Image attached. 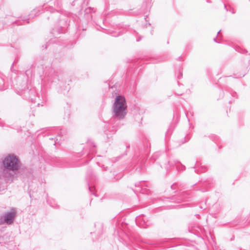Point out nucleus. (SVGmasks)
Here are the masks:
<instances>
[{"instance_id": "0eeeda50", "label": "nucleus", "mask_w": 250, "mask_h": 250, "mask_svg": "<svg viewBox=\"0 0 250 250\" xmlns=\"http://www.w3.org/2000/svg\"><path fill=\"white\" fill-rule=\"evenodd\" d=\"M182 74L180 72L179 73V76H178V78H180L181 77H182Z\"/></svg>"}, {"instance_id": "39448f33", "label": "nucleus", "mask_w": 250, "mask_h": 250, "mask_svg": "<svg viewBox=\"0 0 250 250\" xmlns=\"http://www.w3.org/2000/svg\"><path fill=\"white\" fill-rule=\"evenodd\" d=\"M136 223L137 224H139L140 227L142 228H146V227L147 225L145 221V219L144 217H139L136 219Z\"/></svg>"}, {"instance_id": "7ed1b4c3", "label": "nucleus", "mask_w": 250, "mask_h": 250, "mask_svg": "<svg viewBox=\"0 0 250 250\" xmlns=\"http://www.w3.org/2000/svg\"><path fill=\"white\" fill-rule=\"evenodd\" d=\"M17 211L14 208H12L9 211L0 215V225L6 224L8 225L13 223L17 216Z\"/></svg>"}, {"instance_id": "423d86ee", "label": "nucleus", "mask_w": 250, "mask_h": 250, "mask_svg": "<svg viewBox=\"0 0 250 250\" xmlns=\"http://www.w3.org/2000/svg\"><path fill=\"white\" fill-rule=\"evenodd\" d=\"M236 50H237V51L239 52L240 53H243V54H244V53H247V51L245 49H243V50L241 49V50H239V49H237Z\"/></svg>"}, {"instance_id": "6e6552de", "label": "nucleus", "mask_w": 250, "mask_h": 250, "mask_svg": "<svg viewBox=\"0 0 250 250\" xmlns=\"http://www.w3.org/2000/svg\"><path fill=\"white\" fill-rule=\"evenodd\" d=\"M213 40H214V42H217V41H216V38H214Z\"/></svg>"}, {"instance_id": "f257e3e1", "label": "nucleus", "mask_w": 250, "mask_h": 250, "mask_svg": "<svg viewBox=\"0 0 250 250\" xmlns=\"http://www.w3.org/2000/svg\"><path fill=\"white\" fill-rule=\"evenodd\" d=\"M113 117L118 120L124 118L127 113V105L125 98L121 96L116 97L113 105Z\"/></svg>"}, {"instance_id": "f03ea898", "label": "nucleus", "mask_w": 250, "mask_h": 250, "mask_svg": "<svg viewBox=\"0 0 250 250\" xmlns=\"http://www.w3.org/2000/svg\"><path fill=\"white\" fill-rule=\"evenodd\" d=\"M2 166L13 170H17L20 166V162L18 158L13 155H9L2 161Z\"/></svg>"}, {"instance_id": "20e7f679", "label": "nucleus", "mask_w": 250, "mask_h": 250, "mask_svg": "<svg viewBox=\"0 0 250 250\" xmlns=\"http://www.w3.org/2000/svg\"><path fill=\"white\" fill-rule=\"evenodd\" d=\"M15 170L7 169L6 167L2 166L0 168V180L1 182L8 183L12 181L14 176Z\"/></svg>"}, {"instance_id": "1a4fd4ad", "label": "nucleus", "mask_w": 250, "mask_h": 250, "mask_svg": "<svg viewBox=\"0 0 250 250\" xmlns=\"http://www.w3.org/2000/svg\"><path fill=\"white\" fill-rule=\"evenodd\" d=\"M220 32H221V30H219V31L217 33V34H219Z\"/></svg>"}]
</instances>
